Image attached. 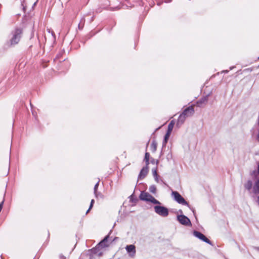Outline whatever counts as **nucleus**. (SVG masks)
I'll return each mask as SVG.
<instances>
[{
  "mask_svg": "<svg viewBox=\"0 0 259 259\" xmlns=\"http://www.w3.org/2000/svg\"><path fill=\"white\" fill-rule=\"evenodd\" d=\"M177 219L180 223L183 225L190 226L191 224L189 219L184 215H178Z\"/></svg>",
  "mask_w": 259,
  "mask_h": 259,
  "instance_id": "nucleus-6",
  "label": "nucleus"
},
{
  "mask_svg": "<svg viewBox=\"0 0 259 259\" xmlns=\"http://www.w3.org/2000/svg\"><path fill=\"white\" fill-rule=\"evenodd\" d=\"M90 210H89V208L88 209V210L86 212V214H87L88 213H89V212L90 211Z\"/></svg>",
  "mask_w": 259,
  "mask_h": 259,
  "instance_id": "nucleus-23",
  "label": "nucleus"
},
{
  "mask_svg": "<svg viewBox=\"0 0 259 259\" xmlns=\"http://www.w3.org/2000/svg\"><path fill=\"white\" fill-rule=\"evenodd\" d=\"M98 197H99V196L101 197V194L100 193H98Z\"/></svg>",
  "mask_w": 259,
  "mask_h": 259,
  "instance_id": "nucleus-22",
  "label": "nucleus"
},
{
  "mask_svg": "<svg viewBox=\"0 0 259 259\" xmlns=\"http://www.w3.org/2000/svg\"><path fill=\"white\" fill-rule=\"evenodd\" d=\"M109 238V235H107L97 245L96 248L93 249V252H95V250L97 249H99L100 248H102L105 247H108L109 246V244L108 243V239Z\"/></svg>",
  "mask_w": 259,
  "mask_h": 259,
  "instance_id": "nucleus-8",
  "label": "nucleus"
},
{
  "mask_svg": "<svg viewBox=\"0 0 259 259\" xmlns=\"http://www.w3.org/2000/svg\"><path fill=\"white\" fill-rule=\"evenodd\" d=\"M258 250H259V247L257 248Z\"/></svg>",
  "mask_w": 259,
  "mask_h": 259,
  "instance_id": "nucleus-28",
  "label": "nucleus"
},
{
  "mask_svg": "<svg viewBox=\"0 0 259 259\" xmlns=\"http://www.w3.org/2000/svg\"><path fill=\"white\" fill-rule=\"evenodd\" d=\"M62 259H65V257H63Z\"/></svg>",
  "mask_w": 259,
  "mask_h": 259,
  "instance_id": "nucleus-27",
  "label": "nucleus"
},
{
  "mask_svg": "<svg viewBox=\"0 0 259 259\" xmlns=\"http://www.w3.org/2000/svg\"><path fill=\"white\" fill-rule=\"evenodd\" d=\"M140 199L141 200L145 201L146 202H150L155 204H160L161 203L156 200L154 197L150 195L148 192H142L139 196Z\"/></svg>",
  "mask_w": 259,
  "mask_h": 259,
  "instance_id": "nucleus-2",
  "label": "nucleus"
},
{
  "mask_svg": "<svg viewBox=\"0 0 259 259\" xmlns=\"http://www.w3.org/2000/svg\"><path fill=\"white\" fill-rule=\"evenodd\" d=\"M149 191L152 193H155L156 191V188L155 186L152 185L149 187Z\"/></svg>",
  "mask_w": 259,
  "mask_h": 259,
  "instance_id": "nucleus-18",
  "label": "nucleus"
},
{
  "mask_svg": "<svg viewBox=\"0 0 259 259\" xmlns=\"http://www.w3.org/2000/svg\"><path fill=\"white\" fill-rule=\"evenodd\" d=\"M154 177L155 181L158 182V176Z\"/></svg>",
  "mask_w": 259,
  "mask_h": 259,
  "instance_id": "nucleus-21",
  "label": "nucleus"
},
{
  "mask_svg": "<svg viewBox=\"0 0 259 259\" xmlns=\"http://www.w3.org/2000/svg\"><path fill=\"white\" fill-rule=\"evenodd\" d=\"M258 204H259V196L258 197Z\"/></svg>",
  "mask_w": 259,
  "mask_h": 259,
  "instance_id": "nucleus-26",
  "label": "nucleus"
},
{
  "mask_svg": "<svg viewBox=\"0 0 259 259\" xmlns=\"http://www.w3.org/2000/svg\"><path fill=\"white\" fill-rule=\"evenodd\" d=\"M193 235L195 237L199 238L201 240H202L209 244H211V241L208 238H207L204 235H203L201 232L197 231H194L193 232Z\"/></svg>",
  "mask_w": 259,
  "mask_h": 259,
  "instance_id": "nucleus-7",
  "label": "nucleus"
},
{
  "mask_svg": "<svg viewBox=\"0 0 259 259\" xmlns=\"http://www.w3.org/2000/svg\"><path fill=\"white\" fill-rule=\"evenodd\" d=\"M149 157H150L149 153L148 152H146L145 155L144 160L145 161L146 164L147 165H148L149 164Z\"/></svg>",
  "mask_w": 259,
  "mask_h": 259,
  "instance_id": "nucleus-16",
  "label": "nucleus"
},
{
  "mask_svg": "<svg viewBox=\"0 0 259 259\" xmlns=\"http://www.w3.org/2000/svg\"><path fill=\"white\" fill-rule=\"evenodd\" d=\"M207 102V97H205L202 99H200L199 100L197 101V104H198V106H200V104H206Z\"/></svg>",
  "mask_w": 259,
  "mask_h": 259,
  "instance_id": "nucleus-14",
  "label": "nucleus"
},
{
  "mask_svg": "<svg viewBox=\"0 0 259 259\" xmlns=\"http://www.w3.org/2000/svg\"><path fill=\"white\" fill-rule=\"evenodd\" d=\"M148 172V167H143L141 169V170L139 174V175L138 177L139 179H142L146 177V176L147 175Z\"/></svg>",
  "mask_w": 259,
  "mask_h": 259,
  "instance_id": "nucleus-11",
  "label": "nucleus"
},
{
  "mask_svg": "<svg viewBox=\"0 0 259 259\" xmlns=\"http://www.w3.org/2000/svg\"><path fill=\"white\" fill-rule=\"evenodd\" d=\"M99 182H97V184L95 185V187H94V194H95V197L96 198L98 197L97 189H98V186H99Z\"/></svg>",
  "mask_w": 259,
  "mask_h": 259,
  "instance_id": "nucleus-17",
  "label": "nucleus"
},
{
  "mask_svg": "<svg viewBox=\"0 0 259 259\" xmlns=\"http://www.w3.org/2000/svg\"><path fill=\"white\" fill-rule=\"evenodd\" d=\"M171 195L174 200L176 201L178 203L182 204L184 205H188V202L178 192L172 191Z\"/></svg>",
  "mask_w": 259,
  "mask_h": 259,
  "instance_id": "nucleus-4",
  "label": "nucleus"
},
{
  "mask_svg": "<svg viewBox=\"0 0 259 259\" xmlns=\"http://www.w3.org/2000/svg\"><path fill=\"white\" fill-rule=\"evenodd\" d=\"M186 118L187 117L185 116H184L182 113H181L178 118L177 121V125H181L182 124H183L184 123Z\"/></svg>",
  "mask_w": 259,
  "mask_h": 259,
  "instance_id": "nucleus-12",
  "label": "nucleus"
},
{
  "mask_svg": "<svg viewBox=\"0 0 259 259\" xmlns=\"http://www.w3.org/2000/svg\"><path fill=\"white\" fill-rule=\"evenodd\" d=\"M94 202H95L94 200V199H92V200H91V204H90V207H89V210H91V208H92V207H93V204H94Z\"/></svg>",
  "mask_w": 259,
  "mask_h": 259,
  "instance_id": "nucleus-20",
  "label": "nucleus"
},
{
  "mask_svg": "<svg viewBox=\"0 0 259 259\" xmlns=\"http://www.w3.org/2000/svg\"><path fill=\"white\" fill-rule=\"evenodd\" d=\"M101 254H102L101 252L99 253V255H101Z\"/></svg>",
  "mask_w": 259,
  "mask_h": 259,
  "instance_id": "nucleus-25",
  "label": "nucleus"
},
{
  "mask_svg": "<svg viewBox=\"0 0 259 259\" xmlns=\"http://www.w3.org/2000/svg\"><path fill=\"white\" fill-rule=\"evenodd\" d=\"M187 118L193 115L194 109L193 106H190L186 108L182 113Z\"/></svg>",
  "mask_w": 259,
  "mask_h": 259,
  "instance_id": "nucleus-10",
  "label": "nucleus"
},
{
  "mask_svg": "<svg viewBox=\"0 0 259 259\" xmlns=\"http://www.w3.org/2000/svg\"><path fill=\"white\" fill-rule=\"evenodd\" d=\"M152 171L154 177L158 176L157 174V169L156 168L152 169Z\"/></svg>",
  "mask_w": 259,
  "mask_h": 259,
  "instance_id": "nucleus-19",
  "label": "nucleus"
},
{
  "mask_svg": "<svg viewBox=\"0 0 259 259\" xmlns=\"http://www.w3.org/2000/svg\"><path fill=\"white\" fill-rule=\"evenodd\" d=\"M223 72H226V73H227V72H228V70H225V71H224Z\"/></svg>",
  "mask_w": 259,
  "mask_h": 259,
  "instance_id": "nucleus-24",
  "label": "nucleus"
},
{
  "mask_svg": "<svg viewBox=\"0 0 259 259\" xmlns=\"http://www.w3.org/2000/svg\"><path fill=\"white\" fill-rule=\"evenodd\" d=\"M22 29L19 28H15L12 32V37L10 40L11 44L12 45H14L17 44L22 36Z\"/></svg>",
  "mask_w": 259,
  "mask_h": 259,
  "instance_id": "nucleus-1",
  "label": "nucleus"
},
{
  "mask_svg": "<svg viewBox=\"0 0 259 259\" xmlns=\"http://www.w3.org/2000/svg\"><path fill=\"white\" fill-rule=\"evenodd\" d=\"M175 123V122L174 120H171L170 122V123H169V124L168 125V128H167L166 134H165V135L164 136V139L163 141L164 144H166V143H167V140L169 137V136L172 131Z\"/></svg>",
  "mask_w": 259,
  "mask_h": 259,
  "instance_id": "nucleus-5",
  "label": "nucleus"
},
{
  "mask_svg": "<svg viewBox=\"0 0 259 259\" xmlns=\"http://www.w3.org/2000/svg\"><path fill=\"white\" fill-rule=\"evenodd\" d=\"M154 209L155 212L161 217H166L168 215V210L164 206L156 205Z\"/></svg>",
  "mask_w": 259,
  "mask_h": 259,
  "instance_id": "nucleus-3",
  "label": "nucleus"
},
{
  "mask_svg": "<svg viewBox=\"0 0 259 259\" xmlns=\"http://www.w3.org/2000/svg\"><path fill=\"white\" fill-rule=\"evenodd\" d=\"M125 248L130 256L133 257L135 256L136 250V247L134 245H127L126 246Z\"/></svg>",
  "mask_w": 259,
  "mask_h": 259,
  "instance_id": "nucleus-9",
  "label": "nucleus"
},
{
  "mask_svg": "<svg viewBox=\"0 0 259 259\" xmlns=\"http://www.w3.org/2000/svg\"><path fill=\"white\" fill-rule=\"evenodd\" d=\"M150 148L153 152H155L157 149V143L155 141H153L150 146Z\"/></svg>",
  "mask_w": 259,
  "mask_h": 259,
  "instance_id": "nucleus-13",
  "label": "nucleus"
},
{
  "mask_svg": "<svg viewBox=\"0 0 259 259\" xmlns=\"http://www.w3.org/2000/svg\"><path fill=\"white\" fill-rule=\"evenodd\" d=\"M252 182L251 181L249 180L245 184V188L246 189H247L248 190H250L251 189V188H252Z\"/></svg>",
  "mask_w": 259,
  "mask_h": 259,
  "instance_id": "nucleus-15",
  "label": "nucleus"
}]
</instances>
